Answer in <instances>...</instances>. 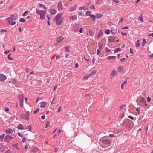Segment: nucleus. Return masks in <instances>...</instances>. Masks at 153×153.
Listing matches in <instances>:
<instances>
[{
	"instance_id": "c03bdc74",
	"label": "nucleus",
	"mask_w": 153,
	"mask_h": 153,
	"mask_svg": "<svg viewBox=\"0 0 153 153\" xmlns=\"http://www.w3.org/2000/svg\"><path fill=\"white\" fill-rule=\"evenodd\" d=\"M125 116V114L124 112L122 114H121V115L120 116V119H122Z\"/></svg>"
},
{
	"instance_id": "e2e57ef3",
	"label": "nucleus",
	"mask_w": 153,
	"mask_h": 153,
	"mask_svg": "<svg viewBox=\"0 0 153 153\" xmlns=\"http://www.w3.org/2000/svg\"><path fill=\"white\" fill-rule=\"evenodd\" d=\"M4 153H12L11 151L10 150L6 151Z\"/></svg>"
},
{
	"instance_id": "5fc2aeb1",
	"label": "nucleus",
	"mask_w": 153,
	"mask_h": 153,
	"mask_svg": "<svg viewBox=\"0 0 153 153\" xmlns=\"http://www.w3.org/2000/svg\"><path fill=\"white\" fill-rule=\"evenodd\" d=\"M28 13V11H25V12L23 13V15H22V16H25V15L26 13Z\"/></svg>"
},
{
	"instance_id": "9b49d317",
	"label": "nucleus",
	"mask_w": 153,
	"mask_h": 153,
	"mask_svg": "<svg viewBox=\"0 0 153 153\" xmlns=\"http://www.w3.org/2000/svg\"><path fill=\"white\" fill-rule=\"evenodd\" d=\"M116 56H110L107 57V59L109 60H114L116 59Z\"/></svg>"
},
{
	"instance_id": "9d476101",
	"label": "nucleus",
	"mask_w": 153,
	"mask_h": 153,
	"mask_svg": "<svg viewBox=\"0 0 153 153\" xmlns=\"http://www.w3.org/2000/svg\"><path fill=\"white\" fill-rule=\"evenodd\" d=\"M77 7V5H74L72 7L69 9V11L70 12H71L74 10Z\"/></svg>"
},
{
	"instance_id": "0eeeda50",
	"label": "nucleus",
	"mask_w": 153,
	"mask_h": 153,
	"mask_svg": "<svg viewBox=\"0 0 153 153\" xmlns=\"http://www.w3.org/2000/svg\"><path fill=\"white\" fill-rule=\"evenodd\" d=\"M7 78V76L2 74H0V81L1 82L5 81Z\"/></svg>"
},
{
	"instance_id": "a18cd8bd",
	"label": "nucleus",
	"mask_w": 153,
	"mask_h": 153,
	"mask_svg": "<svg viewBox=\"0 0 153 153\" xmlns=\"http://www.w3.org/2000/svg\"><path fill=\"white\" fill-rule=\"evenodd\" d=\"M67 76H71L72 75V72H68L67 74Z\"/></svg>"
},
{
	"instance_id": "6e6d98bb",
	"label": "nucleus",
	"mask_w": 153,
	"mask_h": 153,
	"mask_svg": "<svg viewBox=\"0 0 153 153\" xmlns=\"http://www.w3.org/2000/svg\"><path fill=\"white\" fill-rule=\"evenodd\" d=\"M79 24H77L76 25L75 27H76V30H77L78 29V28H79Z\"/></svg>"
},
{
	"instance_id": "423d86ee",
	"label": "nucleus",
	"mask_w": 153,
	"mask_h": 153,
	"mask_svg": "<svg viewBox=\"0 0 153 153\" xmlns=\"http://www.w3.org/2000/svg\"><path fill=\"white\" fill-rule=\"evenodd\" d=\"M58 8V10L59 11H61L62 10V4L61 1H59L57 5Z\"/></svg>"
},
{
	"instance_id": "2eb2a0df",
	"label": "nucleus",
	"mask_w": 153,
	"mask_h": 153,
	"mask_svg": "<svg viewBox=\"0 0 153 153\" xmlns=\"http://www.w3.org/2000/svg\"><path fill=\"white\" fill-rule=\"evenodd\" d=\"M17 128L19 129H24L23 125L22 124H19Z\"/></svg>"
},
{
	"instance_id": "aec40b11",
	"label": "nucleus",
	"mask_w": 153,
	"mask_h": 153,
	"mask_svg": "<svg viewBox=\"0 0 153 153\" xmlns=\"http://www.w3.org/2000/svg\"><path fill=\"white\" fill-rule=\"evenodd\" d=\"M117 74V72L115 70H114L112 71L111 75L114 76Z\"/></svg>"
},
{
	"instance_id": "58836bf2",
	"label": "nucleus",
	"mask_w": 153,
	"mask_h": 153,
	"mask_svg": "<svg viewBox=\"0 0 153 153\" xmlns=\"http://www.w3.org/2000/svg\"><path fill=\"white\" fill-rule=\"evenodd\" d=\"M105 51L107 52H110L111 51V50L109 49L107 47H106L105 48Z\"/></svg>"
},
{
	"instance_id": "7ed1b4c3",
	"label": "nucleus",
	"mask_w": 153,
	"mask_h": 153,
	"mask_svg": "<svg viewBox=\"0 0 153 153\" xmlns=\"http://www.w3.org/2000/svg\"><path fill=\"white\" fill-rule=\"evenodd\" d=\"M36 13L37 14L40 16V19L42 20L45 18V16L46 13V11L41 10L39 9H36Z\"/></svg>"
},
{
	"instance_id": "680f3d73",
	"label": "nucleus",
	"mask_w": 153,
	"mask_h": 153,
	"mask_svg": "<svg viewBox=\"0 0 153 153\" xmlns=\"http://www.w3.org/2000/svg\"><path fill=\"white\" fill-rule=\"evenodd\" d=\"M129 26H127L126 27H123L122 28V29H128V28Z\"/></svg>"
},
{
	"instance_id": "49530a36",
	"label": "nucleus",
	"mask_w": 153,
	"mask_h": 153,
	"mask_svg": "<svg viewBox=\"0 0 153 153\" xmlns=\"http://www.w3.org/2000/svg\"><path fill=\"white\" fill-rule=\"evenodd\" d=\"M126 106V105L125 104H122L120 107V109L121 110L122 108Z\"/></svg>"
},
{
	"instance_id": "ea45409f",
	"label": "nucleus",
	"mask_w": 153,
	"mask_h": 153,
	"mask_svg": "<svg viewBox=\"0 0 153 153\" xmlns=\"http://www.w3.org/2000/svg\"><path fill=\"white\" fill-rule=\"evenodd\" d=\"M89 78V76L87 77V76H85L83 77L82 80H86Z\"/></svg>"
},
{
	"instance_id": "f257e3e1",
	"label": "nucleus",
	"mask_w": 153,
	"mask_h": 153,
	"mask_svg": "<svg viewBox=\"0 0 153 153\" xmlns=\"http://www.w3.org/2000/svg\"><path fill=\"white\" fill-rule=\"evenodd\" d=\"M18 18V15L16 13H14L10 16L9 17L7 18L6 20L8 23L10 25H13L16 24L15 20Z\"/></svg>"
},
{
	"instance_id": "a19ab883",
	"label": "nucleus",
	"mask_w": 153,
	"mask_h": 153,
	"mask_svg": "<svg viewBox=\"0 0 153 153\" xmlns=\"http://www.w3.org/2000/svg\"><path fill=\"white\" fill-rule=\"evenodd\" d=\"M19 21L20 22H25V19L24 18H21L19 19Z\"/></svg>"
},
{
	"instance_id": "ddd939ff",
	"label": "nucleus",
	"mask_w": 153,
	"mask_h": 153,
	"mask_svg": "<svg viewBox=\"0 0 153 153\" xmlns=\"http://www.w3.org/2000/svg\"><path fill=\"white\" fill-rule=\"evenodd\" d=\"M40 107L42 108L45 107L46 105V103L45 102H43L40 103Z\"/></svg>"
},
{
	"instance_id": "f3484780",
	"label": "nucleus",
	"mask_w": 153,
	"mask_h": 153,
	"mask_svg": "<svg viewBox=\"0 0 153 153\" xmlns=\"http://www.w3.org/2000/svg\"><path fill=\"white\" fill-rule=\"evenodd\" d=\"M140 44V41L139 40H137L135 42L136 46L137 47H139Z\"/></svg>"
},
{
	"instance_id": "f704fd0d",
	"label": "nucleus",
	"mask_w": 153,
	"mask_h": 153,
	"mask_svg": "<svg viewBox=\"0 0 153 153\" xmlns=\"http://www.w3.org/2000/svg\"><path fill=\"white\" fill-rule=\"evenodd\" d=\"M91 12L90 11H87L86 13H85V14H86V15L87 16H91V14H90V13Z\"/></svg>"
},
{
	"instance_id": "473e14b6",
	"label": "nucleus",
	"mask_w": 153,
	"mask_h": 153,
	"mask_svg": "<svg viewBox=\"0 0 153 153\" xmlns=\"http://www.w3.org/2000/svg\"><path fill=\"white\" fill-rule=\"evenodd\" d=\"M114 39L113 37H110L109 39V41L111 42H113L114 41Z\"/></svg>"
},
{
	"instance_id": "b1692460",
	"label": "nucleus",
	"mask_w": 153,
	"mask_h": 153,
	"mask_svg": "<svg viewBox=\"0 0 153 153\" xmlns=\"http://www.w3.org/2000/svg\"><path fill=\"white\" fill-rule=\"evenodd\" d=\"M39 6L40 7H43V8L44 9L46 10L47 9V8L46 7L45 5L43 4H38Z\"/></svg>"
},
{
	"instance_id": "79ce46f5",
	"label": "nucleus",
	"mask_w": 153,
	"mask_h": 153,
	"mask_svg": "<svg viewBox=\"0 0 153 153\" xmlns=\"http://www.w3.org/2000/svg\"><path fill=\"white\" fill-rule=\"evenodd\" d=\"M39 110V108L37 109L36 110H35L33 111L34 114H35L38 112Z\"/></svg>"
},
{
	"instance_id": "c9c22d12",
	"label": "nucleus",
	"mask_w": 153,
	"mask_h": 153,
	"mask_svg": "<svg viewBox=\"0 0 153 153\" xmlns=\"http://www.w3.org/2000/svg\"><path fill=\"white\" fill-rule=\"evenodd\" d=\"M65 48L66 49V51L67 52H69V47L68 46H65Z\"/></svg>"
},
{
	"instance_id": "4468645a",
	"label": "nucleus",
	"mask_w": 153,
	"mask_h": 153,
	"mask_svg": "<svg viewBox=\"0 0 153 153\" xmlns=\"http://www.w3.org/2000/svg\"><path fill=\"white\" fill-rule=\"evenodd\" d=\"M106 89V87L105 86H102L100 87L99 90L101 91V92H102L104 91Z\"/></svg>"
},
{
	"instance_id": "6e6552de",
	"label": "nucleus",
	"mask_w": 153,
	"mask_h": 153,
	"mask_svg": "<svg viewBox=\"0 0 153 153\" xmlns=\"http://www.w3.org/2000/svg\"><path fill=\"white\" fill-rule=\"evenodd\" d=\"M49 12L52 15H54L56 13L57 11L54 9H51L50 10Z\"/></svg>"
},
{
	"instance_id": "09e8293b",
	"label": "nucleus",
	"mask_w": 153,
	"mask_h": 153,
	"mask_svg": "<svg viewBox=\"0 0 153 153\" xmlns=\"http://www.w3.org/2000/svg\"><path fill=\"white\" fill-rule=\"evenodd\" d=\"M11 51L10 50H8V51H5L4 52V54H7L9 53Z\"/></svg>"
},
{
	"instance_id": "412c9836",
	"label": "nucleus",
	"mask_w": 153,
	"mask_h": 153,
	"mask_svg": "<svg viewBox=\"0 0 153 153\" xmlns=\"http://www.w3.org/2000/svg\"><path fill=\"white\" fill-rule=\"evenodd\" d=\"M118 71L119 72H121L123 71V68L121 67H119L117 69Z\"/></svg>"
},
{
	"instance_id": "6ab92c4d",
	"label": "nucleus",
	"mask_w": 153,
	"mask_h": 153,
	"mask_svg": "<svg viewBox=\"0 0 153 153\" xmlns=\"http://www.w3.org/2000/svg\"><path fill=\"white\" fill-rule=\"evenodd\" d=\"M96 72L97 71H92L91 73L90 76H94L96 73Z\"/></svg>"
},
{
	"instance_id": "393cba45",
	"label": "nucleus",
	"mask_w": 153,
	"mask_h": 153,
	"mask_svg": "<svg viewBox=\"0 0 153 153\" xmlns=\"http://www.w3.org/2000/svg\"><path fill=\"white\" fill-rule=\"evenodd\" d=\"M38 150V148L36 147H35L33 148L32 150V151L33 152H36Z\"/></svg>"
},
{
	"instance_id": "603ef678",
	"label": "nucleus",
	"mask_w": 153,
	"mask_h": 153,
	"mask_svg": "<svg viewBox=\"0 0 153 153\" xmlns=\"http://www.w3.org/2000/svg\"><path fill=\"white\" fill-rule=\"evenodd\" d=\"M148 57L150 58H153V54L149 55H148Z\"/></svg>"
},
{
	"instance_id": "8fccbe9b",
	"label": "nucleus",
	"mask_w": 153,
	"mask_h": 153,
	"mask_svg": "<svg viewBox=\"0 0 153 153\" xmlns=\"http://www.w3.org/2000/svg\"><path fill=\"white\" fill-rule=\"evenodd\" d=\"M121 34L122 35L124 36H127V33H123V32H121Z\"/></svg>"
},
{
	"instance_id": "20e7f679",
	"label": "nucleus",
	"mask_w": 153,
	"mask_h": 153,
	"mask_svg": "<svg viewBox=\"0 0 153 153\" xmlns=\"http://www.w3.org/2000/svg\"><path fill=\"white\" fill-rule=\"evenodd\" d=\"M29 112L28 111L24 115H20L21 118L23 119H27L28 120H29Z\"/></svg>"
},
{
	"instance_id": "c756f323",
	"label": "nucleus",
	"mask_w": 153,
	"mask_h": 153,
	"mask_svg": "<svg viewBox=\"0 0 153 153\" xmlns=\"http://www.w3.org/2000/svg\"><path fill=\"white\" fill-rule=\"evenodd\" d=\"M102 34H103L102 31V30H100L98 34V35L97 36V38H99L100 36H101Z\"/></svg>"
},
{
	"instance_id": "cd10ccee",
	"label": "nucleus",
	"mask_w": 153,
	"mask_h": 153,
	"mask_svg": "<svg viewBox=\"0 0 153 153\" xmlns=\"http://www.w3.org/2000/svg\"><path fill=\"white\" fill-rule=\"evenodd\" d=\"M138 20L142 22H143V18L142 16V14H141L140 16L138 18Z\"/></svg>"
},
{
	"instance_id": "4c0bfd02",
	"label": "nucleus",
	"mask_w": 153,
	"mask_h": 153,
	"mask_svg": "<svg viewBox=\"0 0 153 153\" xmlns=\"http://www.w3.org/2000/svg\"><path fill=\"white\" fill-rule=\"evenodd\" d=\"M103 45L102 44L100 43L99 44V48L101 50L102 48Z\"/></svg>"
},
{
	"instance_id": "e433bc0d",
	"label": "nucleus",
	"mask_w": 153,
	"mask_h": 153,
	"mask_svg": "<svg viewBox=\"0 0 153 153\" xmlns=\"http://www.w3.org/2000/svg\"><path fill=\"white\" fill-rule=\"evenodd\" d=\"M105 33L107 34H109L110 33V30L109 29H107L105 32Z\"/></svg>"
},
{
	"instance_id": "a878e982",
	"label": "nucleus",
	"mask_w": 153,
	"mask_h": 153,
	"mask_svg": "<svg viewBox=\"0 0 153 153\" xmlns=\"http://www.w3.org/2000/svg\"><path fill=\"white\" fill-rule=\"evenodd\" d=\"M121 51V49L120 48H118L116 49L114 51V53L117 52H118L119 51Z\"/></svg>"
},
{
	"instance_id": "69168bd1",
	"label": "nucleus",
	"mask_w": 153,
	"mask_h": 153,
	"mask_svg": "<svg viewBox=\"0 0 153 153\" xmlns=\"http://www.w3.org/2000/svg\"><path fill=\"white\" fill-rule=\"evenodd\" d=\"M147 101L148 102H149L151 101V99L149 97H147Z\"/></svg>"
},
{
	"instance_id": "864d4df0",
	"label": "nucleus",
	"mask_w": 153,
	"mask_h": 153,
	"mask_svg": "<svg viewBox=\"0 0 153 153\" xmlns=\"http://www.w3.org/2000/svg\"><path fill=\"white\" fill-rule=\"evenodd\" d=\"M101 52L100 50L98 49L97 50V55H98Z\"/></svg>"
},
{
	"instance_id": "774afa93",
	"label": "nucleus",
	"mask_w": 153,
	"mask_h": 153,
	"mask_svg": "<svg viewBox=\"0 0 153 153\" xmlns=\"http://www.w3.org/2000/svg\"><path fill=\"white\" fill-rule=\"evenodd\" d=\"M79 65L78 63H76L75 65V67L76 68H77L78 67Z\"/></svg>"
},
{
	"instance_id": "72a5a7b5",
	"label": "nucleus",
	"mask_w": 153,
	"mask_h": 153,
	"mask_svg": "<svg viewBox=\"0 0 153 153\" xmlns=\"http://www.w3.org/2000/svg\"><path fill=\"white\" fill-rule=\"evenodd\" d=\"M90 17H91L93 21H94L96 17L94 15H91Z\"/></svg>"
},
{
	"instance_id": "3c124183",
	"label": "nucleus",
	"mask_w": 153,
	"mask_h": 153,
	"mask_svg": "<svg viewBox=\"0 0 153 153\" xmlns=\"http://www.w3.org/2000/svg\"><path fill=\"white\" fill-rule=\"evenodd\" d=\"M128 118H130L133 120H134V117L132 116H131V115L128 116Z\"/></svg>"
},
{
	"instance_id": "052dcab7",
	"label": "nucleus",
	"mask_w": 153,
	"mask_h": 153,
	"mask_svg": "<svg viewBox=\"0 0 153 153\" xmlns=\"http://www.w3.org/2000/svg\"><path fill=\"white\" fill-rule=\"evenodd\" d=\"M9 109L8 108V107H6L5 108V111L6 112H7L9 111Z\"/></svg>"
},
{
	"instance_id": "dca6fc26",
	"label": "nucleus",
	"mask_w": 153,
	"mask_h": 153,
	"mask_svg": "<svg viewBox=\"0 0 153 153\" xmlns=\"http://www.w3.org/2000/svg\"><path fill=\"white\" fill-rule=\"evenodd\" d=\"M64 39V38L62 36H60L57 39V42L59 43L62 40Z\"/></svg>"
},
{
	"instance_id": "1a4fd4ad",
	"label": "nucleus",
	"mask_w": 153,
	"mask_h": 153,
	"mask_svg": "<svg viewBox=\"0 0 153 153\" xmlns=\"http://www.w3.org/2000/svg\"><path fill=\"white\" fill-rule=\"evenodd\" d=\"M102 142L104 144L108 145L110 143V141L108 139H106L102 140Z\"/></svg>"
},
{
	"instance_id": "f8f14e48",
	"label": "nucleus",
	"mask_w": 153,
	"mask_h": 153,
	"mask_svg": "<svg viewBox=\"0 0 153 153\" xmlns=\"http://www.w3.org/2000/svg\"><path fill=\"white\" fill-rule=\"evenodd\" d=\"M13 131V129H11L8 128L6 129L5 132L7 134H10L12 133Z\"/></svg>"
},
{
	"instance_id": "c85d7f7f",
	"label": "nucleus",
	"mask_w": 153,
	"mask_h": 153,
	"mask_svg": "<svg viewBox=\"0 0 153 153\" xmlns=\"http://www.w3.org/2000/svg\"><path fill=\"white\" fill-rule=\"evenodd\" d=\"M146 39H143L142 44V46L144 47L145 46V44L146 43Z\"/></svg>"
},
{
	"instance_id": "39448f33",
	"label": "nucleus",
	"mask_w": 153,
	"mask_h": 153,
	"mask_svg": "<svg viewBox=\"0 0 153 153\" xmlns=\"http://www.w3.org/2000/svg\"><path fill=\"white\" fill-rule=\"evenodd\" d=\"M13 139V137L9 135H6L4 139V141L5 142H8Z\"/></svg>"
},
{
	"instance_id": "bf43d9fd",
	"label": "nucleus",
	"mask_w": 153,
	"mask_h": 153,
	"mask_svg": "<svg viewBox=\"0 0 153 153\" xmlns=\"http://www.w3.org/2000/svg\"><path fill=\"white\" fill-rule=\"evenodd\" d=\"M148 36H152L153 37V33H150V34H148Z\"/></svg>"
},
{
	"instance_id": "a211bd4d",
	"label": "nucleus",
	"mask_w": 153,
	"mask_h": 153,
	"mask_svg": "<svg viewBox=\"0 0 153 153\" xmlns=\"http://www.w3.org/2000/svg\"><path fill=\"white\" fill-rule=\"evenodd\" d=\"M24 96L23 94L21 95H19L18 96V98L19 100V101H20V100H24Z\"/></svg>"
},
{
	"instance_id": "13d9d810",
	"label": "nucleus",
	"mask_w": 153,
	"mask_h": 153,
	"mask_svg": "<svg viewBox=\"0 0 153 153\" xmlns=\"http://www.w3.org/2000/svg\"><path fill=\"white\" fill-rule=\"evenodd\" d=\"M39 100H40V98L39 97H38L36 99V103H37L38 102V101Z\"/></svg>"
},
{
	"instance_id": "4be33fe9",
	"label": "nucleus",
	"mask_w": 153,
	"mask_h": 153,
	"mask_svg": "<svg viewBox=\"0 0 153 153\" xmlns=\"http://www.w3.org/2000/svg\"><path fill=\"white\" fill-rule=\"evenodd\" d=\"M5 135V134H3L2 135H0V140L1 142H2L3 139Z\"/></svg>"
},
{
	"instance_id": "338daca9",
	"label": "nucleus",
	"mask_w": 153,
	"mask_h": 153,
	"mask_svg": "<svg viewBox=\"0 0 153 153\" xmlns=\"http://www.w3.org/2000/svg\"><path fill=\"white\" fill-rule=\"evenodd\" d=\"M55 100V97H54L53 98V99L52 101L51 102V104H53L54 103L53 102V101H54Z\"/></svg>"
},
{
	"instance_id": "0e129e2a",
	"label": "nucleus",
	"mask_w": 153,
	"mask_h": 153,
	"mask_svg": "<svg viewBox=\"0 0 153 153\" xmlns=\"http://www.w3.org/2000/svg\"><path fill=\"white\" fill-rule=\"evenodd\" d=\"M51 81V79H48V80H47V83L48 84H49L50 83Z\"/></svg>"
},
{
	"instance_id": "37998d69",
	"label": "nucleus",
	"mask_w": 153,
	"mask_h": 153,
	"mask_svg": "<svg viewBox=\"0 0 153 153\" xmlns=\"http://www.w3.org/2000/svg\"><path fill=\"white\" fill-rule=\"evenodd\" d=\"M10 54H9L8 57V59L10 60H13V59L10 57Z\"/></svg>"
},
{
	"instance_id": "7c9ffc66",
	"label": "nucleus",
	"mask_w": 153,
	"mask_h": 153,
	"mask_svg": "<svg viewBox=\"0 0 153 153\" xmlns=\"http://www.w3.org/2000/svg\"><path fill=\"white\" fill-rule=\"evenodd\" d=\"M97 18H101L103 16L101 14H98L96 15Z\"/></svg>"
},
{
	"instance_id": "5701e85b",
	"label": "nucleus",
	"mask_w": 153,
	"mask_h": 153,
	"mask_svg": "<svg viewBox=\"0 0 153 153\" xmlns=\"http://www.w3.org/2000/svg\"><path fill=\"white\" fill-rule=\"evenodd\" d=\"M140 102H141L145 103L146 102V100H145L144 98H141L140 100Z\"/></svg>"
},
{
	"instance_id": "4d7b16f0",
	"label": "nucleus",
	"mask_w": 153,
	"mask_h": 153,
	"mask_svg": "<svg viewBox=\"0 0 153 153\" xmlns=\"http://www.w3.org/2000/svg\"><path fill=\"white\" fill-rule=\"evenodd\" d=\"M61 111V106H59L58 109V112H60Z\"/></svg>"
},
{
	"instance_id": "de8ad7c7",
	"label": "nucleus",
	"mask_w": 153,
	"mask_h": 153,
	"mask_svg": "<svg viewBox=\"0 0 153 153\" xmlns=\"http://www.w3.org/2000/svg\"><path fill=\"white\" fill-rule=\"evenodd\" d=\"M50 125V123L49 122H47L46 123V126H45V128H47Z\"/></svg>"
},
{
	"instance_id": "bb28decb",
	"label": "nucleus",
	"mask_w": 153,
	"mask_h": 153,
	"mask_svg": "<svg viewBox=\"0 0 153 153\" xmlns=\"http://www.w3.org/2000/svg\"><path fill=\"white\" fill-rule=\"evenodd\" d=\"M76 16L75 15H73L71 16L70 18L69 19L71 20H74L75 19H76Z\"/></svg>"
},
{
	"instance_id": "f03ea898",
	"label": "nucleus",
	"mask_w": 153,
	"mask_h": 153,
	"mask_svg": "<svg viewBox=\"0 0 153 153\" xmlns=\"http://www.w3.org/2000/svg\"><path fill=\"white\" fill-rule=\"evenodd\" d=\"M63 14L62 13H60L59 14L57 15L54 19V20L56 22V24L58 25H60L62 23L63 17H62Z\"/></svg>"
},
{
	"instance_id": "2f4dec72",
	"label": "nucleus",
	"mask_w": 153,
	"mask_h": 153,
	"mask_svg": "<svg viewBox=\"0 0 153 153\" xmlns=\"http://www.w3.org/2000/svg\"><path fill=\"white\" fill-rule=\"evenodd\" d=\"M23 100H20V105L21 107H22L23 106Z\"/></svg>"
}]
</instances>
